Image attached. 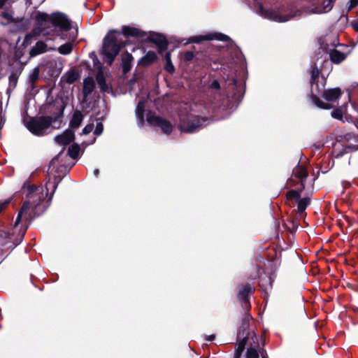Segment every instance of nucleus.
<instances>
[{
	"instance_id": "nucleus-1",
	"label": "nucleus",
	"mask_w": 358,
	"mask_h": 358,
	"mask_svg": "<svg viewBox=\"0 0 358 358\" xmlns=\"http://www.w3.org/2000/svg\"><path fill=\"white\" fill-rule=\"evenodd\" d=\"M49 180H50L49 178ZM60 176H55L54 181L50 180L45 184L47 192L43 194V189L41 186L29 184L28 181L24 182L21 192L25 194L26 200L23 202L18 212L14 227L16 228L23 218L24 227L20 229V238L14 239L13 235L0 230V250L13 249L23 240L25 233L31 222L37 217L41 216L49 207L52 194L55 192L59 183L61 182Z\"/></svg>"
},
{
	"instance_id": "nucleus-2",
	"label": "nucleus",
	"mask_w": 358,
	"mask_h": 358,
	"mask_svg": "<svg viewBox=\"0 0 358 358\" xmlns=\"http://www.w3.org/2000/svg\"><path fill=\"white\" fill-rule=\"evenodd\" d=\"M115 34H122L126 38H143L147 35L145 31L127 25L122 26L121 31L115 29L110 30L103 39L101 48V54L104 57V61L109 66L113 64L121 49L127 45L126 41L119 40Z\"/></svg>"
},
{
	"instance_id": "nucleus-3",
	"label": "nucleus",
	"mask_w": 358,
	"mask_h": 358,
	"mask_svg": "<svg viewBox=\"0 0 358 358\" xmlns=\"http://www.w3.org/2000/svg\"><path fill=\"white\" fill-rule=\"evenodd\" d=\"M65 107L66 105L62 101L57 106V111L50 112L51 116L29 117V120L24 122V125L32 134L36 136L46 135L48 134L47 130L50 127L52 129L60 128Z\"/></svg>"
},
{
	"instance_id": "nucleus-4",
	"label": "nucleus",
	"mask_w": 358,
	"mask_h": 358,
	"mask_svg": "<svg viewBox=\"0 0 358 358\" xmlns=\"http://www.w3.org/2000/svg\"><path fill=\"white\" fill-rule=\"evenodd\" d=\"M35 22L41 31L50 28L51 26L59 27L63 31H69L71 29V21L61 13H53L48 15L46 13L38 12L35 16Z\"/></svg>"
},
{
	"instance_id": "nucleus-5",
	"label": "nucleus",
	"mask_w": 358,
	"mask_h": 358,
	"mask_svg": "<svg viewBox=\"0 0 358 358\" xmlns=\"http://www.w3.org/2000/svg\"><path fill=\"white\" fill-rule=\"evenodd\" d=\"M207 121L206 118L190 113L180 117L178 128L181 132L194 133L205 127L203 123Z\"/></svg>"
},
{
	"instance_id": "nucleus-6",
	"label": "nucleus",
	"mask_w": 358,
	"mask_h": 358,
	"mask_svg": "<svg viewBox=\"0 0 358 358\" xmlns=\"http://www.w3.org/2000/svg\"><path fill=\"white\" fill-rule=\"evenodd\" d=\"M148 123L155 127H159L162 131L169 135L173 131V127L169 120L162 117L157 116L152 110H149L147 114Z\"/></svg>"
},
{
	"instance_id": "nucleus-7",
	"label": "nucleus",
	"mask_w": 358,
	"mask_h": 358,
	"mask_svg": "<svg viewBox=\"0 0 358 358\" xmlns=\"http://www.w3.org/2000/svg\"><path fill=\"white\" fill-rule=\"evenodd\" d=\"M227 96H231L234 101L240 103L245 94V83L242 86L238 83L236 78H231L227 80Z\"/></svg>"
},
{
	"instance_id": "nucleus-8",
	"label": "nucleus",
	"mask_w": 358,
	"mask_h": 358,
	"mask_svg": "<svg viewBox=\"0 0 358 358\" xmlns=\"http://www.w3.org/2000/svg\"><path fill=\"white\" fill-rule=\"evenodd\" d=\"M259 13L262 16L267 18L268 20H273L278 22H284L291 20L294 15L291 13L287 14H280L278 11L274 10L273 9H266L263 6H260L259 7Z\"/></svg>"
},
{
	"instance_id": "nucleus-9",
	"label": "nucleus",
	"mask_w": 358,
	"mask_h": 358,
	"mask_svg": "<svg viewBox=\"0 0 358 358\" xmlns=\"http://www.w3.org/2000/svg\"><path fill=\"white\" fill-rule=\"evenodd\" d=\"M286 199L288 201H294L297 203V211L299 214L305 213L306 208L310 203L309 197L301 198L297 191L289 190L286 193Z\"/></svg>"
},
{
	"instance_id": "nucleus-10",
	"label": "nucleus",
	"mask_w": 358,
	"mask_h": 358,
	"mask_svg": "<svg viewBox=\"0 0 358 358\" xmlns=\"http://www.w3.org/2000/svg\"><path fill=\"white\" fill-rule=\"evenodd\" d=\"M229 41L231 40L230 37L222 33L214 32L206 35H199L192 36L188 39V43H199L203 41Z\"/></svg>"
},
{
	"instance_id": "nucleus-11",
	"label": "nucleus",
	"mask_w": 358,
	"mask_h": 358,
	"mask_svg": "<svg viewBox=\"0 0 358 358\" xmlns=\"http://www.w3.org/2000/svg\"><path fill=\"white\" fill-rule=\"evenodd\" d=\"M146 42L155 43L157 47L159 54L162 55L165 52L169 45V42L166 36L159 33H152L147 38Z\"/></svg>"
},
{
	"instance_id": "nucleus-12",
	"label": "nucleus",
	"mask_w": 358,
	"mask_h": 358,
	"mask_svg": "<svg viewBox=\"0 0 358 358\" xmlns=\"http://www.w3.org/2000/svg\"><path fill=\"white\" fill-rule=\"evenodd\" d=\"M255 291V287L252 286L250 283H246L239 288L237 297L243 306L250 308V296L252 295Z\"/></svg>"
},
{
	"instance_id": "nucleus-13",
	"label": "nucleus",
	"mask_w": 358,
	"mask_h": 358,
	"mask_svg": "<svg viewBox=\"0 0 358 358\" xmlns=\"http://www.w3.org/2000/svg\"><path fill=\"white\" fill-rule=\"evenodd\" d=\"M249 332L246 329H239L237 334V348L234 353V358H241L248 343Z\"/></svg>"
},
{
	"instance_id": "nucleus-14",
	"label": "nucleus",
	"mask_w": 358,
	"mask_h": 358,
	"mask_svg": "<svg viewBox=\"0 0 358 358\" xmlns=\"http://www.w3.org/2000/svg\"><path fill=\"white\" fill-rule=\"evenodd\" d=\"M334 150L332 155L335 158H341L344 155L353 152L358 150V144L342 145L341 148H336V145L333 143Z\"/></svg>"
},
{
	"instance_id": "nucleus-15",
	"label": "nucleus",
	"mask_w": 358,
	"mask_h": 358,
	"mask_svg": "<svg viewBox=\"0 0 358 358\" xmlns=\"http://www.w3.org/2000/svg\"><path fill=\"white\" fill-rule=\"evenodd\" d=\"M259 287H261V289L265 294H268V292L272 289L273 283L274 282L273 278L271 277V275H268L264 272L263 273L259 275Z\"/></svg>"
},
{
	"instance_id": "nucleus-16",
	"label": "nucleus",
	"mask_w": 358,
	"mask_h": 358,
	"mask_svg": "<svg viewBox=\"0 0 358 358\" xmlns=\"http://www.w3.org/2000/svg\"><path fill=\"white\" fill-rule=\"evenodd\" d=\"M75 139L74 131L71 129H66L62 134L57 135L55 140L57 143L66 145L73 142Z\"/></svg>"
},
{
	"instance_id": "nucleus-17",
	"label": "nucleus",
	"mask_w": 358,
	"mask_h": 358,
	"mask_svg": "<svg viewBox=\"0 0 358 358\" xmlns=\"http://www.w3.org/2000/svg\"><path fill=\"white\" fill-rule=\"evenodd\" d=\"M121 66L122 68V73L123 75H126L128 73L132 67V63L134 61V57L131 53L128 51L124 52L121 56Z\"/></svg>"
},
{
	"instance_id": "nucleus-18",
	"label": "nucleus",
	"mask_w": 358,
	"mask_h": 358,
	"mask_svg": "<svg viewBox=\"0 0 358 358\" xmlns=\"http://www.w3.org/2000/svg\"><path fill=\"white\" fill-rule=\"evenodd\" d=\"M334 138L336 143H341L343 145H345L346 143H349L350 141H353L354 143L358 144V135L352 132L337 134H336Z\"/></svg>"
},
{
	"instance_id": "nucleus-19",
	"label": "nucleus",
	"mask_w": 358,
	"mask_h": 358,
	"mask_svg": "<svg viewBox=\"0 0 358 358\" xmlns=\"http://www.w3.org/2000/svg\"><path fill=\"white\" fill-rule=\"evenodd\" d=\"M342 94L341 90L339 87L325 90L322 92V97L327 101H336Z\"/></svg>"
},
{
	"instance_id": "nucleus-20",
	"label": "nucleus",
	"mask_w": 358,
	"mask_h": 358,
	"mask_svg": "<svg viewBox=\"0 0 358 358\" xmlns=\"http://www.w3.org/2000/svg\"><path fill=\"white\" fill-rule=\"evenodd\" d=\"M96 80L102 92L110 93L113 91L112 87L107 84L103 72L101 70L98 71Z\"/></svg>"
},
{
	"instance_id": "nucleus-21",
	"label": "nucleus",
	"mask_w": 358,
	"mask_h": 358,
	"mask_svg": "<svg viewBox=\"0 0 358 358\" xmlns=\"http://www.w3.org/2000/svg\"><path fill=\"white\" fill-rule=\"evenodd\" d=\"M84 119V115L82 112L79 110H75L73 111L72 117L69 122V129L71 130L77 129L80 127L83 120Z\"/></svg>"
},
{
	"instance_id": "nucleus-22",
	"label": "nucleus",
	"mask_w": 358,
	"mask_h": 358,
	"mask_svg": "<svg viewBox=\"0 0 358 358\" xmlns=\"http://www.w3.org/2000/svg\"><path fill=\"white\" fill-rule=\"evenodd\" d=\"M157 59V54L154 51H148L138 62V65L143 67L152 64Z\"/></svg>"
},
{
	"instance_id": "nucleus-23",
	"label": "nucleus",
	"mask_w": 358,
	"mask_h": 358,
	"mask_svg": "<svg viewBox=\"0 0 358 358\" xmlns=\"http://www.w3.org/2000/svg\"><path fill=\"white\" fill-rule=\"evenodd\" d=\"M95 83L92 77L88 76L84 79L83 94L85 98L87 97L94 90Z\"/></svg>"
},
{
	"instance_id": "nucleus-24",
	"label": "nucleus",
	"mask_w": 358,
	"mask_h": 358,
	"mask_svg": "<svg viewBox=\"0 0 358 358\" xmlns=\"http://www.w3.org/2000/svg\"><path fill=\"white\" fill-rule=\"evenodd\" d=\"M45 52H47V44L43 41H38L30 50L29 55L30 57H34Z\"/></svg>"
},
{
	"instance_id": "nucleus-25",
	"label": "nucleus",
	"mask_w": 358,
	"mask_h": 358,
	"mask_svg": "<svg viewBox=\"0 0 358 358\" xmlns=\"http://www.w3.org/2000/svg\"><path fill=\"white\" fill-rule=\"evenodd\" d=\"M329 58L334 64H340L346 59V55L336 49L329 50Z\"/></svg>"
},
{
	"instance_id": "nucleus-26",
	"label": "nucleus",
	"mask_w": 358,
	"mask_h": 358,
	"mask_svg": "<svg viewBox=\"0 0 358 358\" xmlns=\"http://www.w3.org/2000/svg\"><path fill=\"white\" fill-rule=\"evenodd\" d=\"M79 78V73L76 71L71 69L61 78V81H64L68 84H73Z\"/></svg>"
},
{
	"instance_id": "nucleus-27",
	"label": "nucleus",
	"mask_w": 358,
	"mask_h": 358,
	"mask_svg": "<svg viewBox=\"0 0 358 358\" xmlns=\"http://www.w3.org/2000/svg\"><path fill=\"white\" fill-rule=\"evenodd\" d=\"M136 115L138 120L139 124L143 126L145 123V102L140 101L136 108Z\"/></svg>"
},
{
	"instance_id": "nucleus-28",
	"label": "nucleus",
	"mask_w": 358,
	"mask_h": 358,
	"mask_svg": "<svg viewBox=\"0 0 358 358\" xmlns=\"http://www.w3.org/2000/svg\"><path fill=\"white\" fill-rule=\"evenodd\" d=\"M312 102L319 108L329 110L333 108V106L328 103L323 102L318 96L312 94L310 96Z\"/></svg>"
},
{
	"instance_id": "nucleus-29",
	"label": "nucleus",
	"mask_w": 358,
	"mask_h": 358,
	"mask_svg": "<svg viewBox=\"0 0 358 358\" xmlns=\"http://www.w3.org/2000/svg\"><path fill=\"white\" fill-rule=\"evenodd\" d=\"M293 174L300 180H305L308 176L306 169L299 166V163H298L296 169L293 171Z\"/></svg>"
},
{
	"instance_id": "nucleus-30",
	"label": "nucleus",
	"mask_w": 358,
	"mask_h": 358,
	"mask_svg": "<svg viewBox=\"0 0 358 358\" xmlns=\"http://www.w3.org/2000/svg\"><path fill=\"white\" fill-rule=\"evenodd\" d=\"M320 74V71L318 69L317 65L315 64L314 66H312V69L310 71V84L312 87L314 85H316L317 88H319L317 79Z\"/></svg>"
},
{
	"instance_id": "nucleus-31",
	"label": "nucleus",
	"mask_w": 358,
	"mask_h": 358,
	"mask_svg": "<svg viewBox=\"0 0 358 358\" xmlns=\"http://www.w3.org/2000/svg\"><path fill=\"white\" fill-rule=\"evenodd\" d=\"M334 2V0H325L321 8H315L313 12L315 13H320L329 11L333 7Z\"/></svg>"
},
{
	"instance_id": "nucleus-32",
	"label": "nucleus",
	"mask_w": 358,
	"mask_h": 358,
	"mask_svg": "<svg viewBox=\"0 0 358 358\" xmlns=\"http://www.w3.org/2000/svg\"><path fill=\"white\" fill-rule=\"evenodd\" d=\"M80 145L76 143H73L69 148V150H68V155L73 159H76L79 156V152H80Z\"/></svg>"
},
{
	"instance_id": "nucleus-33",
	"label": "nucleus",
	"mask_w": 358,
	"mask_h": 358,
	"mask_svg": "<svg viewBox=\"0 0 358 358\" xmlns=\"http://www.w3.org/2000/svg\"><path fill=\"white\" fill-rule=\"evenodd\" d=\"M182 60L186 63H190L194 59L198 60L199 59V53L196 52V54L192 51H186L183 53L182 56Z\"/></svg>"
},
{
	"instance_id": "nucleus-34",
	"label": "nucleus",
	"mask_w": 358,
	"mask_h": 358,
	"mask_svg": "<svg viewBox=\"0 0 358 358\" xmlns=\"http://www.w3.org/2000/svg\"><path fill=\"white\" fill-rule=\"evenodd\" d=\"M40 69L38 67H36L33 69L31 73L29 76V83L32 88L34 87L36 83L39 78Z\"/></svg>"
},
{
	"instance_id": "nucleus-35",
	"label": "nucleus",
	"mask_w": 358,
	"mask_h": 358,
	"mask_svg": "<svg viewBox=\"0 0 358 358\" xmlns=\"http://www.w3.org/2000/svg\"><path fill=\"white\" fill-rule=\"evenodd\" d=\"M73 50L72 42H66L60 45L58 48V52L63 55H69Z\"/></svg>"
},
{
	"instance_id": "nucleus-36",
	"label": "nucleus",
	"mask_w": 358,
	"mask_h": 358,
	"mask_svg": "<svg viewBox=\"0 0 358 358\" xmlns=\"http://www.w3.org/2000/svg\"><path fill=\"white\" fill-rule=\"evenodd\" d=\"M21 71L22 69L20 71H12L8 77L9 83L10 85H13V87H15L17 85L18 78L21 73Z\"/></svg>"
},
{
	"instance_id": "nucleus-37",
	"label": "nucleus",
	"mask_w": 358,
	"mask_h": 358,
	"mask_svg": "<svg viewBox=\"0 0 358 358\" xmlns=\"http://www.w3.org/2000/svg\"><path fill=\"white\" fill-rule=\"evenodd\" d=\"M36 36V33L35 30H33L30 33L27 34L24 37V41L22 44V46H23L24 48L27 47L29 44H31L32 39L34 38H35Z\"/></svg>"
},
{
	"instance_id": "nucleus-38",
	"label": "nucleus",
	"mask_w": 358,
	"mask_h": 358,
	"mask_svg": "<svg viewBox=\"0 0 358 358\" xmlns=\"http://www.w3.org/2000/svg\"><path fill=\"white\" fill-rule=\"evenodd\" d=\"M259 352L255 348L250 347L247 349L245 358H259Z\"/></svg>"
},
{
	"instance_id": "nucleus-39",
	"label": "nucleus",
	"mask_w": 358,
	"mask_h": 358,
	"mask_svg": "<svg viewBox=\"0 0 358 358\" xmlns=\"http://www.w3.org/2000/svg\"><path fill=\"white\" fill-rule=\"evenodd\" d=\"M1 16L6 20V22H0V24L3 26H6L8 24L13 22L15 21V19L13 18V17L8 12H3L1 15Z\"/></svg>"
},
{
	"instance_id": "nucleus-40",
	"label": "nucleus",
	"mask_w": 358,
	"mask_h": 358,
	"mask_svg": "<svg viewBox=\"0 0 358 358\" xmlns=\"http://www.w3.org/2000/svg\"><path fill=\"white\" fill-rule=\"evenodd\" d=\"M287 222L290 224V227H289V229L290 232L291 233L295 232L299 226V222L298 220H288Z\"/></svg>"
},
{
	"instance_id": "nucleus-41",
	"label": "nucleus",
	"mask_w": 358,
	"mask_h": 358,
	"mask_svg": "<svg viewBox=\"0 0 358 358\" xmlns=\"http://www.w3.org/2000/svg\"><path fill=\"white\" fill-rule=\"evenodd\" d=\"M331 116L336 120H342L343 114L341 108H336L331 112Z\"/></svg>"
},
{
	"instance_id": "nucleus-42",
	"label": "nucleus",
	"mask_w": 358,
	"mask_h": 358,
	"mask_svg": "<svg viewBox=\"0 0 358 358\" xmlns=\"http://www.w3.org/2000/svg\"><path fill=\"white\" fill-rule=\"evenodd\" d=\"M23 55H24L23 50H22V49H20L19 48L15 50L14 57L16 59V60L19 61L21 64H24L27 63V62L23 63V62H22L20 61V59H21L22 57L23 56Z\"/></svg>"
},
{
	"instance_id": "nucleus-43",
	"label": "nucleus",
	"mask_w": 358,
	"mask_h": 358,
	"mask_svg": "<svg viewBox=\"0 0 358 358\" xmlns=\"http://www.w3.org/2000/svg\"><path fill=\"white\" fill-rule=\"evenodd\" d=\"M48 73L51 77L57 78L61 73V69L50 68Z\"/></svg>"
},
{
	"instance_id": "nucleus-44",
	"label": "nucleus",
	"mask_w": 358,
	"mask_h": 358,
	"mask_svg": "<svg viewBox=\"0 0 358 358\" xmlns=\"http://www.w3.org/2000/svg\"><path fill=\"white\" fill-rule=\"evenodd\" d=\"M103 131V125L101 122H97L95 129L94 131V134L96 136H100Z\"/></svg>"
},
{
	"instance_id": "nucleus-45",
	"label": "nucleus",
	"mask_w": 358,
	"mask_h": 358,
	"mask_svg": "<svg viewBox=\"0 0 358 358\" xmlns=\"http://www.w3.org/2000/svg\"><path fill=\"white\" fill-rule=\"evenodd\" d=\"M93 129H94V124L93 123L88 124L83 128V129L82 131V134L84 135H87L92 131Z\"/></svg>"
},
{
	"instance_id": "nucleus-46",
	"label": "nucleus",
	"mask_w": 358,
	"mask_h": 358,
	"mask_svg": "<svg viewBox=\"0 0 358 358\" xmlns=\"http://www.w3.org/2000/svg\"><path fill=\"white\" fill-rule=\"evenodd\" d=\"M164 69L167 72H169L170 73H173L175 71V67H174L173 64H172L171 61H169L168 62H166Z\"/></svg>"
},
{
	"instance_id": "nucleus-47",
	"label": "nucleus",
	"mask_w": 358,
	"mask_h": 358,
	"mask_svg": "<svg viewBox=\"0 0 358 358\" xmlns=\"http://www.w3.org/2000/svg\"><path fill=\"white\" fill-rule=\"evenodd\" d=\"M210 88L219 90L220 89V84L218 80H214L210 85Z\"/></svg>"
},
{
	"instance_id": "nucleus-48",
	"label": "nucleus",
	"mask_w": 358,
	"mask_h": 358,
	"mask_svg": "<svg viewBox=\"0 0 358 358\" xmlns=\"http://www.w3.org/2000/svg\"><path fill=\"white\" fill-rule=\"evenodd\" d=\"M305 188H306V186H305L303 180H301L300 187L294 190L297 191L299 194L301 195V193L305 189Z\"/></svg>"
},
{
	"instance_id": "nucleus-49",
	"label": "nucleus",
	"mask_w": 358,
	"mask_h": 358,
	"mask_svg": "<svg viewBox=\"0 0 358 358\" xmlns=\"http://www.w3.org/2000/svg\"><path fill=\"white\" fill-rule=\"evenodd\" d=\"M59 155L55 156L50 162V164H49V169H50L51 166H54L55 164L58 162L59 160Z\"/></svg>"
},
{
	"instance_id": "nucleus-50",
	"label": "nucleus",
	"mask_w": 358,
	"mask_h": 358,
	"mask_svg": "<svg viewBox=\"0 0 358 358\" xmlns=\"http://www.w3.org/2000/svg\"><path fill=\"white\" fill-rule=\"evenodd\" d=\"M358 6V0H350V8H355Z\"/></svg>"
},
{
	"instance_id": "nucleus-51",
	"label": "nucleus",
	"mask_w": 358,
	"mask_h": 358,
	"mask_svg": "<svg viewBox=\"0 0 358 358\" xmlns=\"http://www.w3.org/2000/svg\"><path fill=\"white\" fill-rule=\"evenodd\" d=\"M164 59H165L166 62H168L169 61H171L170 52H166L165 53Z\"/></svg>"
},
{
	"instance_id": "nucleus-52",
	"label": "nucleus",
	"mask_w": 358,
	"mask_h": 358,
	"mask_svg": "<svg viewBox=\"0 0 358 358\" xmlns=\"http://www.w3.org/2000/svg\"><path fill=\"white\" fill-rule=\"evenodd\" d=\"M136 73H134V77L129 81L130 85H134L137 82V79L135 78Z\"/></svg>"
},
{
	"instance_id": "nucleus-53",
	"label": "nucleus",
	"mask_w": 358,
	"mask_h": 358,
	"mask_svg": "<svg viewBox=\"0 0 358 358\" xmlns=\"http://www.w3.org/2000/svg\"><path fill=\"white\" fill-rule=\"evenodd\" d=\"M215 338V334H212V335H210L208 336H206L205 338V340L207 341H214Z\"/></svg>"
},
{
	"instance_id": "nucleus-54",
	"label": "nucleus",
	"mask_w": 358,
	"mask_h": 358,
	"mask_svg": "<svg viewBox=\"0 0 358 358\" xmlns=\"http://www.w3.org/2000/svg\"><path fill=\"white\" fill-rule=\"evenodd\" d=\"M352 26L353 29L358 32V21H353L352 22Z\"/></svg>"
},
{
	"instance_id": "nucleus-55",
	"label": "nucleus",
	"mask_w": 358,
	"mask_h": 358,
	"mask_svg": "<svg viewBox=\"0 0 358 358\" xmlns=\"http://www.w3.org/2000/svg\"><path fill=\"white\" fill-rule=\"evenodd\" d=\"M8 203H9V201H6L3 203L0 204V213H1L3 209L6 206V205L8 204Z\"/></svg>"
},
{
	"instance_id": "nucleus-56",
	"label": "nucleus",
	"mask_w": 358,
	"mask_h": 358,
	"mask_svg": "<svg viewBox=\"0 0 358 358\" xmlns=\"http://www.w3.org/2000/svg\"><path fill=\"white\" fill-rule=\"evenodd\" d=\"M99 174V170L98 169H95L94 170V175L95 176V177H98Z\"/></svg>"
},
{
	"instance_id": "nucleus-57",
	"label": "nucleus",
	"mask_w": 358,
	"mask_h": 358,
	"mask_svg": "<svg viewBox=\"0 0 358 358\" xmlns=\"http://www.w3.org/2000/svg\"><path fill=\"white\" fill-rule=\"evenodd\" d=\"M78 35V29L76 30V34L72 35V41H74L77 37Z\"/></svg>"
},
{
	"instance_id": "nucleus-58",
	"label": "nucleus",
	"mask_w": 358,
	"mask_h": 358,
	"mask_svg": "<svg viewBox=\"0 0 358 358\" xmlns=\"http://www.w3.org/2000/svg\"><path fill=\"white\" fill-rule=\"evenodd\" d=\"M6 0H0V9L5 5Z\"/></svg>"
},
{
	"instance_id": "nucleus-59",
	"label": "nucleus",
	"mask_w": 358,
	"mask_h": 358,
	"mask_svg": "<svg viewBox=\"0 0 358 358\" xmlns=\"http://www.w3.org/2000/svg\"><path fill=\"white\" fill-rule=\"evenodd\" d=\"M350 144H356L355 143H354L353 141H350L349 143H346L345 145H350Z\"/></svg>"
},
{
	"instance_id": "nucleus-60",
	"label": "nucleus",
	"mask_w": 358,
	"mask_h": 358,
	"mask_svg": "<svg viewBox=\"0 0 358 358\" xmlns=\"http://www.w3.org/2000/svg\"><path fill=\"white\" fill-rule=\"evenodd\" d=\"M92 55H94V58H95L96 59H97L96 55L94 54V52H92Z\"/></svg>"
},
{
	"instance_id": "nucleus-61",
	"label": "nucleus",
	"mask_w": 358,
	"mask_h": 358,
	"mask_svg": "<svg viewBox=\"0 0 358 358\" xmlns=\"http://www.w3.org/2000/svg\"><path fill=\"white\" fill-rule=\"evenodd\" d=\"M59 169H66V167L64 166H61Z\"/></svg>"
},
{
	"instance_id": "nucleus-62",
	"label": "nucleus",
	"mask_w": 358,
	"mask_h": 358,
	"mask_svg": "<svg viewBox=\"0 0 358 358\" xmlns=\"http://www.w3.org/2000/svg\"><path fill=\"white\" fill-rule=\"evenodd\" d=\"M262 358H267L266 355H262Z\"/></svg>"
},
{
	"instance_id": "nucleus-63",
	"label": "nucleus",
	"mask_w": 358,
	"mask_h": 358,
	"mask_svg": "<svg viewBox=\"0 0 358 358\" xmlns=\"http://www.w3.org/2000/svg\"><path fill=\"white\" fill-rule=\"evenodd\" d=\"M357 128H358V126H357Z\"/></svg>"
}]
</instances>
